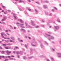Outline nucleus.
I'll return each mask as SVG.
<instances>
[{
    "instance_id": "4",
    "label": "nucleus",
    "mask_w": 61,
    "mask_h": 61,
    "mask_svg": "<svg viewBox=\"0 0 61 61\" xmlns=\"http://www.w3.org/2000/svg\"><path fill=\"white\" fill-rule=\"evenodd\" d=\"M7 19V17L6 16H4L3 17V19H2L1 21H5L6 20V19Z\"/></svg>"
},
{
    "instance_id": "5",
    "label": "nucleus",
    "mask_w": 61,
    "mask_h": 61,
    "mask_svg": "<svg viewBox=\"0 0 61 61\" xmlns=\"http://www.w3.org/2000/svg\"><path fill=\"white\" fill-rule=\"evenodd\" d=\"M13 16L14 17V19L15 20H16V19H18V17H17L16 16H15L16 15V14H15L13 13Z\"/></svg>"
},
{
    "instance_id": "40",
    "label": "nucleus",
    "mask_w": 61,
    "mask_h": 61,
    "mask_svg": "<svg viewBox=\"0 0 61 61\" xmlns=\"http://www.w3.org/2000/svg\"><path fill=\"white\" fill-rule=\"evenodd\" d=\"M8 49H11V47H8Z\"/></svg>"
},
{
    "instance_id": "1",
    "label": "nucleus",
    "mask_w": 61,
    "mask_h": 61,
    "mask_svg": "<svg viewBox=\"0 0 61 61\" xmlns=\"http://www.w3.org/2000/svg\"><path fill=\"white\" fill-rule=\"evenodd\" d=\"M12 52L11 51H9L8 50H7L6 51H1V53L2 54H5V53H6L7 55H10V54H11Z\"/></svg>"
},
{
    "instance_id": "57",
    "label": "nucleus",
    "mask_w": 61,
    "mask_h": 61,
    "mask_svg": "<svg viewBox=\"0 0 61 61\" xmlns=\"http://www.w3.org/2000/svg\"><path fill=\"white\" fill-rule=\"evenodd\" d=\"M54 8L55 9H56V10H57V8H56L55 7H54Z\"/></svg>"
},
{
    "instance_id": "59",
    "label": "nucleus",
    "mask_w": 61,
    "mask_h": 61,
    "mask_svg": "<svg viewBox=\"0 0 61 61\" xmlns=\"http://www.w3.org/2000/svg\"><path fill=\"white\" fill-rule=\"evenodd\" d=\"M33 43H34L35 44H37V42H33Z\"/></svg>"
},
{
    "instance_id": "7",
    "label": "nucleus",
    "mask_w": 61,
    "mask_h": 61,
    "mask_svg": "<svg viewBox=\"0 0 61 61\" xmlns=\"http://www.w3.org/2000/svg\"><path fill=\"white\" fill-rule=\"evenodd\" d=\"M57 55L58 56V57H61V53H57Z\"/></svg>"
},
{
    "instance_id": "16",
    "label": "nucleus",
    "mask_w": 61,
    "mask_h": 61,
    "mask_svg": "<svg viewBox=\"0 0 61 61\" xmlns=\"http://www.w3.org/2000/svg\"><path fill=\"white\" fill-rule=\"evenodd\" d=\"M16 53L17 54L19 55L20 54V52L19 51H17L16 52Z\"/></svg>"
},
{
    "instance_id": "63",
    "label": "nucleus",
    "mask_w": 61,
    "mask_h": 61,
    "mask_svg": "<svg viewBox=\"0 0 61 61\" xmlns=\"http://www.w3.org/2000/svg\"><path fill=\"white\" fill-rule=\"evenodd\" d=\"M19 3H22V1L19 0Z\"/></svg>"
},
{
    "instance_id": "25",
    "label": "nucleus",
    "mask_w": 61,
    "mask_h": 61,
    "mask_svg": "<svg viewBox=\"0 0 61 61\" xmlns=\"http://www.w3.org/2000/svg\"><path fill=\"white\" fill-rule=\"evenodd\" d=\"M4 48H5V49H8V47L6 46L4 47Z\"/></svg>"
},
{
    "instance_id": "54",
    "label": "nucleus",
    "mask_w": 61,
    "mask_h": 61,
    "mask_svg": "<svg viewBox=\"0 0 61 61\" xmlns=\"http://www.w3.org/2000/svg\"><path fill=\"white\" fill-rule=\"evenodd\" d=\"M16 52V51H13V52L14 54H15L16 53H15Z\"/></svg>"
},
{
    "instance_id": "62",
    "label": "nucleus",
    "mask_w": 61,
    "mask_h": 61,
    "mask_svg": "<svg viewBox=\"0 0 61 61\" xmlns=\"http://www.w3.org/2000/svg\"><path fill=\"white\" fill-rule=\"evenodd\" d=\"M4 13L5 14V15H6V13H7V12L6 11V13L5 12H4Z\"/></svg>"
},
{
    "instance_id": "44",
    "label": "nucleus",
    "mask_w": 61,
    "mask_h": 61,
    "mask_svg": "<svg viewBox=\"0 0 61 61\" xmlns=\"http://www.w3.org/2000/svg\"><path fill=\"white\" fill-rule=\"evenodd\" d=\"M28 10L30 12L31 11V10L30 9H28Z\"/></svg>"
},
{
    "instance_id": "23",
    "label": "nucleus",
    "mask_w": 61,
    "mask_h": 61,
    "mask_svg": "<svg viewBox=\"0 0 61 61\" xmlns=\"http://www.w3.org/2000/svg\"><path fill=\"white\" fill-rule=\"evenodd\" d=\"M24 46L26 48V49H27L28 48H27V46H26V44Z\"/></svg>"
},
{
    "instance_id": "24",
    "label": "nucleus",
    "mask_w": 61,
    "mask_h": 61,
    "mask_svg": "<svg viewBox=\"0 0 61 61\" xmlns=\"http://www.w3.org/2000/svg\"><path fill=\"white\" fill-rule=\"evenodd\" d=\"M8 26H10V27L11 28H13V27L11 25H8Z\"/></svg>"
},
{
    "instance_id": "50",
    "label": "nucleus",
    "mask_w": 61,
    "mask_h": 61,
    "mask_svg": "<svg viewBox=\"0 0 61 61\" xmlns=\"http://www.w3.org/2000/svg\"><path fill=\"white\" fill-rule=\"evenodd\" d=\"M5 31L7 33H8V31L7 30H6Z\"/></svg>"
},
{
    "instance_id": "20",
    "label": "nucleus",
    "mask_w": 61,
    "mask_h": 61,
    "mask_svg": "<svg viewBox=\"0 0 61 61\" xmlns=\"http://www.w3.org/2000/svg\"><path fill=\"white\" fill-rule=\"evenodd\" d=\"M23 58L24 59H27L26 57L25 56H23Z\"/></svg>"
},
{
    "instance_id": "28",
    "label": "nucleus",
    "mask_w": 61,
    "mask_h": 61,
    "mask_svg": "<svg viewBox=\"0 0 61 61\" xmlns=\"http://www.w3.org/2000/svg\"><path fill=\"white\" fill-rule=\"evenodd\" d=\"M41 27H45V25H41Z\"/></svg>"
},
{
    "instance_id": "22",
    "label": "nucleus",
    "mask_w": 61,
    "mask_h": 61,
    "mask_svg": "<svg viewBox=\"0 0 61 61\" xmlns=\"http://www.w3.org/2000/svg\"><path fill=\"white\" fill-rule=\"evenodd\" d=\"M49 16H52V13H50V14L49 15Z\"/></svg>"
},
{
    "instance_id": "55",
    "label": "nucleus",
    "mask_w": 61,
    "mask_h": 61,
    "mask_svg": "<svg viewBox=\"0 0 61 61\" xmlns=\"http://www.w3.org/2000/svg\"><path fill=\"white\" fill-rule=\"evenodd\" d=\"M29 27L30 28H32V27H31V26H30L29 25Z\"/></svg>"
},
{
    "instance_id": "10",
    "label": "nucleus",
    "mask_w": 61,
    "mask_h": 61,
    "mask_svg": "<svg viewBox=\"0 0 61 61\" xmlns=\"http://www.w3.org/2000/svg\"><path fill=\"white\" fill-rule=\"evenodd\" d=\"M30 51L31 54H33V49H30Z\"/></svg>"
},
{
    "instance_id": "33",
    "label": "nucleus",
    "mask_w": 61,
    "mask_h": 61,
    "mask_svg": "<svg viewBox=\"0 0 61 61\" xmlns=\"http://www.w3.org/2000/svg\"><path fill=\"white\" fill-rule=\"evenodd\" d=\"M36 28H39V26H36L35 27Z\"/></svg>"
},
{
    "instance_id": "15",
    "label": "nucleus",
    "mask_w": 61,
    "mask_h": 61,
    "mask_svg": "<svg viewBox=\"0 0 61 61\" xmlns=\"http://www.w3.org/2000/svg\"><path fill=\"white\" fill-rule=\"evenodd\" d=\"M50 58L51 60L52 61H55V60H54V58L52 57H50Z\"/></svg>"
},
{
    "instance_id": "34",
    "label": "nucleus",
    "mask_w": 61,
    "mask_h": 61,
    "mask_svg": "<svg viewBox=\"0 0 61 61\" xmlns=\"http://www.w3.org/2000/svg\"><path fill=\"white\" fill-rule=\"evenodd\" d=\"M51 49L53 51H55V50L54 49V48H52Z\"/></svg>"
},
{
    "instance_id": "17",
    "label": "nucleus",
    "mask_w": 61,
    "mask_h": 61,
    "mask_svg": "<svg viewBox=\"0 0 61 61\" xmlns=\"http://www.w3.org/2000/svg\"><path fill=\"white\" fill-rule=\"evenodd\" d=\"M47 6L46 5H44L43 6V7L45 8V9H46L47 8Z\"/></svg>"
},
{
    "instance_id": "2",
    "label": "nucleus",
    "mask_w": 61,
    "mask_h": 61,
    "mask_svg": "<svg viewBox=\"0 0 61 61\" xmlns=\"http://www.w3.org/2000/svg\"><path fill=\"white\" fill-rule=\"evenodd\" d=\"M46 35L48 37V40L49 41H51V39H54L55 38L53 36H52L50 35H48L46 34Z\"/></svg>"
},
{
    "instance_id": "8",
    "label": "nucleus",
    "mask_w": 61,
    "mask_h": 61,
    "mask_svg": "<svg viewBox=\"0 0 61 61\" xmlns=\"http://www.w3.org/2000/svg\"><path fill=\"white\" fill-rule=\"evenodd\" d=\"M54 28L55 29H56V30H57V29H59V27L58 26H54Z\"/></svg>"
},
{
    "instance_id": "52",
    "label": "nucleus",
    "mask_w": 61,
    "mask_h": 61,
    "mask_svg": "<svg viewBox=\"0 0 61 61\" xmlns=\"http://www.w3.org/2000/svg\"><path fill=\"white\" fill-rule=\"evenodd\" d=\"M10 42H13V41L12 40H10Z\"/></svg>"
},
{
    "instance_id": "3",
    "label": "nucleus",
    "mask_w": 61,
    "mask_h": 61,
    "mask_svg": "<svg viewBox=\"0 0 61 61\" xmlns=\"http://www.w3.org/2000/svg\"><path fill=\"white\" fill-rule=\"evenodd\" d=\"M4 32H2L0 33L1 36L2 38H4V35L5 36H6V37L7 36V35H6L4 34Z\"/></svg>"
},
{
    "instance_id": "48",
    "label": "nucleus",
    "mask_w": 61,
    "mask_h": 61,
    "mask_svg": "<svg viewBox=\"0 0 61 61\" xmlns=\"http://www.w3.org/2000/svg\"><path fill=\"white\" fill-rule=\"evenodd\" d=\"M16 24L17 25H19V23H17Z\"/></svg>"
},
{
    "instance_id": "36",
    "label": "nucleus",
    "mask_w": 61,
    "mask_h": 61,
    "mask_svg": "<svg viewBox=\"0 0 61 61\" xmlns=\"http://www.w3.org/2000/svg\"><path fill=\"white\" fill-rule=\"evenodd\" d=\"M0 49H3V48L2 47L0 46Z\"/></svg>"
},
{
    "instance_id": "41",
    "label": "nucleus",
    "mask_w": 61,
    "mask_h": 61,
    "mask_svg": "<svg viewBox=\"0 0 61 61\" xmlns=\"http://www.w3.org/2000/svg\"><path fill=\"white\" fill-rule=\"evenodd\" d=\"M36 4H38V5L40 4V3H39L38 2H36Z\"/></svg>"
},
{
    "instance_id": "38",
    "label": "nucleus",
    "mask_w": 61,
    "mask_h": 61,
    "mask_svg": "<svg viewBox=\"0 0 61 61\" xmlns=\"http://www.w3.org/2000/svg\"><path fill=\"white\" fill-rule=\"evenodd\" d=\"M47 25H49V22H47Z\"/></svg>"
},
{
    "instance_id": "14",
    "label": "nucleus",
    "mask_w": 61,
    "mask_h": 61,
    "mask_svg": "<svg viewBox=\"0 0 61 61\" xmlns=\"http://www.w3.org/2000/svg\"><path fill=\"white\" fill-rule=\"evenodd\" d=\"M1 6H2V7L5 10H6V9H5V7L4 6H3V5H2V3H1Z\"/></svg>"
},
{
    "instance_id": "29",
    "label": "nucleus",
    "mask_w": 61,
    "mask_h": 61,
    "mask_svg": "<svg viewBox=\"0 0 61 61\" xmlns=\"http://www.w3.org/2000/svg\"><path fill=\"white\" fill-rule=\"evenodd\" d=\"M45 14L46 15H48V13L47 12H46Z\"/></svg>"
},
{
    "instance_id": "47",
    "label": "nucleus",
    "mask_w": 61,
    "mask_h": 61,
    "mask_svg": "<svg viewBox=\"0 0 61 61\" xmlns=\"http://www.w3.org/2000/svg\"><path fill=\"white\" fill-rule=\"evenodd\" d=\"M2 24H4V25H6V24L5 23V22H3Z\"/></svg>"
},
{
    "instance_id": "49",
    "label": "nucleus",
    "mask_w": 61,
    "mask_h": 61,
    "mask_svg": "<svg viewBox=\"0 0 61 61\" xmlns=\"http://www.w3.org/2000/svg\"><path fill=\"white\" fill-rule=\"evenodd\" d=\"M20 42H23V41L22 40H20Z\"/></svg>"
},
{
    "instance_id": "26",
    "label": "nucleus",
    "mask_w": 61,
    "mask_h": 61,
    "mask_svg": "<svg viewBox=\"0 0 61 61\" xmlns=\"http://www.w3.org/2000/svg\"><path fill=\"white\" fill-rule=\"evenodd\" d=\"M45 43L46 45H48V43H47L46 41H45Z\"/></svg>"
},
{
    "instance_id": "32",
    "label": "nucleus",
    "mask_w": 61,
    "mask_h": 61,
    "mask_svg": "<svg viewBox=\"0 0 61 61\" xmlns=\"http://www.w3.org/2000/svg\"><path fill=\"white\" fill-rule=\"evenodd\" d=\"M25 24L26 25V26H27L28 24H27V22H25Z\"/></svg>"
},
{
    "instance_id": "37",
    "label": "nucleus",
    "mask_w": 61,
    "mask_h": 61,
    "mask_svg": "<svg viewBox=\"0 0 61 61\" xmlns=\"http://www.w3.org/2000/svg\"><path fill=\"white\" fill-rule=\"evenodd\" d=\"M17 56L18 58H20V56L18 55H17Z\"/></svg>"
},
{
    "instance_id": "9",
    "label": "nucleus",
    "mask_w": 61,
    "mask_h": 61,
    "mask_svg": "<svg viewBox=\"0 0 61 61\" xmlns=\"http://www.w3.org/2000/svg\"><path fill=\"white\" fill-rule=\"evenodd\" d=\"M18 21H19L21 23H23V24L24 23V21H23V20H22L21 19H18Z\"/></svg>"
},
{
    "instance_id": "42",
    "label": "nucleus",
    "mask_w": 61,
    "mask_h": 61,
    "mask_svg": "<svg viewBox=\"0 0 61 61\" xmlns=\"http://www.w3.org/2000/svg\"><path fill=\"white\" fill-rule=\"evenodd\" d=\"M40 57H44V56L43 55H41V56H40Z\"/></svg>"
},
{
    "instance_id": "43",
    "label": "nucleus",
    "mask_w": 61,
    "mask_h": 61,
    "mask_svg": "<svg viewBox=\"0 0 61 61\" xmlns=\"http://www.w3.org/2000/svg\"><path fill=\"white\" fill-rule=\"evenodd\" d=\"M31 45L32 46H36V45H33L32 44V43H31Z\"/></svg>"
},
{
    "instance_id": "64",
    "label": "nucleus",
    "mask_w": 61,
    "mask_h": 61,
    "mask_svg": "<svg viewBox=\"0 0 61 61\" xmlns=\"http://www.w3.org/2000/svg\"><path fill=\"white\" fill-rule=\"evenodd\" d=\"M51 11H52V12H54V10L53 9Z\"/></svg>"
},
{
    "instance_id": "61",
    "label": "nucleus",
    "mask_w": 61,
    "mask_h": 61,
    "mask_svg": "<svg viewBox=\"0 0 61 61\" xmlns=\"http://www.w3.org/2000/svg\"><path fill=\"white\" fill-rule=\"evenodd\" d=\"M35 11L36 12H38V11L37 10H36V9H35Z\"/></svg>"
},
{
    "instance_id": "27",
    "label": "nucleus",
    "mask_w": 61,
    "mask_h": 61,
    "mask_svg": "<svg viewBox=\"0 0 61 61\" xmlns=\"http://www.w3.org/2000/svg\"><path fill=\"white\" fill-rule=\"evenodd\" d=\"M5 42H6V43H8V42H9V41L8 40H5Z\"/></svg>"
},
{
    "instance_id": "21",
    "label": "nucleus",
    "mask_w": 61,
    "mask_h": 61,
    "mask_svg": "<svg viewBox=\"0 0 61 61\" xmlns=\"http://www.w3.org/2000/svg\"><path fill=\"white\" fill-rule=\"evenodd\" d=\"M57 21L59 22V23H60V20L59 18H58L57 19Z\"/></svg>"
},
{
    "instance_id": "30",
    "label": "nucleus",
    "mask_w": 61,
    "mask_h": 61,
    "mask_svg": "<svg viewBox=\"0 0 61 61\" xmlns=\"http://www.w3.org/2000/svg\"><path fill=\"white\" fill-rule=\"evenodd\" d=\"M24 13L25 14H26L27 15L28 14V13L27 12V11H25L24 12Z\"/></svg>"
},
{
    "instance_id": "18",
    "label": "nucleus",
    "mask_w": 61,
    "mask_h": 61,
    "mask_svg": "<svg viewBox=\"0 0 61 61\" xmlns=\"http://www.w3.org/2000/svg\"><path fill=\"white\" fill-rule=\"evenodd\" d=\"M41 48H43V47H44V46H43V44L42 43H41Z\"/></svg>"
},
{
    "instance_id": "56",
    "label": "nucleus",
    "mask_w": 61,
    "mask_h": 61,
    "mask_svg": "<svg viewBox=\"0 0 61 61\" xmlns=\"http://www.w3.org/2000/svg\"><path fill=\"white\" fill-rule=\"evenodd\" d=\"M7 57L8 58H11V56H8Z\"/></svg>"
},
{
    "instance_id": "51",
    "label": "nucleus",
    "mask_w": 61,
    "mask_h": 61,
    "mask_svg": "<svg viewBox=\"0 0 61 61\" xmlns=\"http://www.w3.org/2000/svg\"><path fill=\"white\" fill-rule=\"evenodd\" d=\"M19 9L20 10V11H22L23 10H22V9H21L19 8Z\"/></svg>"
},
{
    "instance_id": "6",
    "label": "nucleus",
    "mask_w": 61,
    "mask_h": 61,
    "mask_svg": "<svg viewBox=\"0 0 61 61\" xmlns=\"http://www.w3.org/2000/svg\"><path fill=\"white\" fill-rule=\"evenodd\" d=\"M30 24H31V25H32L33 26H35L36 25V24L34 23V22L32 20L31 21Z\"/></svg>"
},
{
    "instance_id": "31",
    "label": "nucleus",
    "mask_w": 61,
    "mask_h": 61,
    "mask_svg": "<svg viewBox=\"0 0 61 61\" xmlns=\"http://www.w3.org/2000/svg\"><path fill=\"white\" fill-rule=\"evenodd\" d=\"M32 57H33V56H31V57H28V58L29 59H31V58H32Z\"/></svg>"
},
{
    "instance_id": "19",
    "label": "nucleus",
    "mask_w": 61,
    "mask_h": 61,
    "mask_svg": "<svg viewBox=\"0 0 61 61\" xmlns=\"http://www.w3.org/2000/svg\"><path fill=\"white\" fill-rule=\"evenodd\" d=\"M12 45V44L10 43H8L7 44H6V45H8V46H11Z\"/></svg>"
},
{
    "instance_id": "46",
    "label": "nucleus",
    "mask_w": 61,
    "mask_h": 61,
    "mask_svg": "<svg viewBox=\"0 0 61 61\" xmlns=\"http://www.w3.org/2000/svg\"><path fill=\"white\" fill-rule=\"evenodd\" d=\"M20 54H21V55H22V53H23V51H20Z\"/></svg>"
},
{
    "instance_id": "60",
    "label": "nucleus",
    "mask_w": 61,
    "mask_h": 61,
    "mask_svg": "<svg viewBox=\"0 0 61 61\" xmlns=\"http://www.w3.org/2000/svg\"><path fill=\"white\" fill-rule=\"evenodd\" d=\"M60 45H61V39L60 40Z\"/></svg>"
},
{
    "instance_id": "13",
    "label": "nucleus",
    "mask_w": 61,
    "mask_h": 61,
    "mask_svg": "<svg viewBox=\"0 0 61 61\" xmlns=\"http://www.w3.org/2000/svg\"><path fill=\"white\" fill-rule=\"evenodd\" d=\"M10 38L12 40H14V41H15V37H14L13 36H11Z\"/></svg>"
},
{
    "instance_id": "45",
    "label": "nucleus",
    "mask_w": 61,
    "mask_h": 61,
    "mask_svg": "<svg viewBox=\"0 0 61 61\" xmlns=\"http://www.w3.org/2000/svg\"><path fill=\"white\" fill-rule=\"evenodd\" d=\"M15 48H16V49H19V47H18L17 46H15Z\"/></svg>"
},
{
    "instance_id": "58",
    "label": "nucleus",
    "mask_w": 61,
    "mask_h": 61,
    "mask_svg": "<svg viewBox=\"0 0 61 61\" xmlns=\"http://www.w3.org/2000/svg\"><path fill=\"white\" fill-rule=\"evenodd\" d=\"M11 57H15V56L13 55H11Z\"/></svg>"
},
{
    "instance_id": "39",
    "label": "nucleus",
    "mask_w": 61,
    "mask_h": 61,
    "mask_svg": "<svg viewBox=\"0 0 61 61\" xmlns=\"http://www.w3.org/2000/svg\"><path fill=\"white\" fill-rule=\"evenodd\" d=\"M8 61V59H6L4 61Z\"/></svg>"
},
{
    "instance_id": "53",
    "label": "nucleus",
    "mask_w": 61,
    "mask_h": 61,
    "mask_svg": "<svg viewBox=\"0 0 61 61\" xmlns=\"http://www.w3.org/2000/svg\"><path fill=\"white\" fill-rule=\"evenodd\" d=\"M6 45H6H6L5 44H3V46H6Z\"/></svg>"
},
{
    "instance_id": "11",
    "label": "nucleus",
    "mask_w": 61,
    "mask_h": 61,
    "mask_svg": "<svg viewBox=\"0 0 61 61\" xmlns=\"http://www.w3.org/2000/svg\"><path fill=\"white\" fill-rule=\"evenodd\" d=\"M24 25V24H21L20 25V26L21 27H22V28H25V27L23 26Z\"/></svg>"
},
{
    "instance_id": "12",
    "label": "nucleus",
    "mask_w": 61,
    "mask_h": 61,
    "mask_svg": "<svg viewBox=\"0 0 61 61\" xmlns=\"http://www.w3.org/2000/svg\"><path fill=\"white\" fill-rule=\"evenodd\" d=\"M21 30L22 31H23V33H26V30H25L23 29H21Z\"/></svg>"
},
{
    "instance_id": "35",
    "label": "nucleus",
    "mask_w": 61,
    "mask_h": 61,
    "mask_svg": "<svg viewBox=\"0 0 61 61\" xmlns=\"http://www.w3.org/2000/svg\"><path fill=\"white\" fill-rule=\"evenodd\" d=\"M13 2V3L15 4V5H16V4H17V3L16 2Z\"/></svg>"
}]
</instances>
